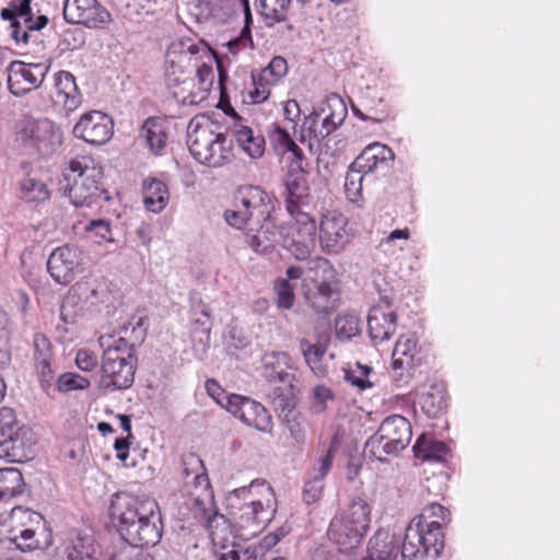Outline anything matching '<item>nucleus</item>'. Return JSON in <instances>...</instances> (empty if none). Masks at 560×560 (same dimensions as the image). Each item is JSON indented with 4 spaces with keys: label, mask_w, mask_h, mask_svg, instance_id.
I'll use <instances>...</instances> for the list:
<instances>
[{
    "label": "nucleus",
    "mask_w": 560,
    "mask_h": 560,
    "mask_svg": "<svg viewBox=\"0 0 560 560\" xmlns=\"http://www.w3.org/2000/svg\"><path fill=\"white\" fill-rule=\"evenodd\" d=\"M109 517L130 546H154L162 537L161 513L154 499L116 493L110 502Z\"/></svg>",
    "instance_id": "1"
},
{
    "label": "nucleus",
    "mask_w": 560,
    "mask_h": 560,
    "mask_svg": "<svg viewBox=\"0 0 560 560\" xmlns=\"http://www.w3.org/2000/svg\"><path fill=\"white\" fill-rule=\"evenodd\" d=\"M110 338H100L104 353L98 387L107 390L126 389L132 385L135 378L137 359L133 355V345L128 343L124 337L112 345Z\"/></svg>",
    "instance_id": "2"
},
{
    "label": "nucleus",
    "mask_w": 560,
    "mask_h": 560,
    "mask_svg": "<svg viewBox=\"0 0 560 560\" xmlns=\"http://www.w3.org/2000/svg\"><path fill=\"white\" fill-rule=\"evenodd\" d=\"M370 515L369 503L360 497L354 498L346 511L330 521L329 540L338 546L340 552H351L362 542L371 522Z\"/></svg>",
    "instance_id": "3"
},
{
    "label": "nucleus",
    "mask_w": 560,
    "mask_h": 560,
    "mask_svg": "<svg viewBox=\"0 0 560 560\" xmlns=\"http://www.w3.org/2000/svg\"><path fill=\"white\" fill-rule=\"evenodd\" d=\"M71 161L69 172L65 174V192L75 207H91L98 200H109L104 188L103 171L93 164V161Z\"/></svg>",
    "instance_id": "4"
},
{
    "label": "nucleus",
    "mask_w": 560,
    "mask_h": 560,
    "mask_svg": "<svg viewBox=\"0 0 560 560\" xmlns=\"http://www.w3.org/2000/svg\"><path fill=\"white\" fill-rule=\"evenodd\" d=\"M234 209L224 212L226 223L236 229L257 225L272 217L275 200L260 186H241L234 196Z\"/></svg>",
    "instance_id": "5"
},
{
    "label": "nucleus",
    "mask_w": 560,
    "mask_h": 560,
    "mask_svg": "<svg viewBox=\"0 0 560 560\" xmlns=\"http://www.w3.org/2000/svg\"><path fill=\"white\" fill-rule=\"evenodd\" d=\"M37 435L32 427L22 422H0V458L11 463L27 460L33 455Z\"/></svg>",
    "instance_id": "6"
},
{
    "label": "nucleus",
    "mask_w": 560,
    "mask_h": 560,
    "mask_svg": "<svg viewBox=\"0 0 560 560\" xmlns=\"http://www.w3.org/2000/svg\"><path fill=\"white\" fill-rule=\"evenodd\" d=\"M388 153L393 159L394 154L390 149L378 143L366 148L349 166L345 180V190L350 201L357 202L362 197V183L364 174L373 172L378 160L385 161Z\"/></svg>",
    "instance_id": "7"
},
{
    "label": "nucleus",
    "mask_w": 560,
    "mask_h": 560,
    "mask_svg": "<svg viewBox=\"0 0 560 560\" xmlns=\"http://www.w3.org/2000/svg\"><path fill=\"white\" fill-rule=\"evenodd\" d=\"M225 133L215 132L211 124L200 125L188 132V148L192 156L200 163L219 167L223 164V156L214 155V148L226 143Z\"/></svg>",
    "instance_id": "8"
},
{
    "label": "nucleus",
    "mask_w": 560,
    "mask_h": 560,
    "mask_svg": "<svg viewBox=\"0 0 560 560\" xmlns=\"http://www.w3.org/2000/svg\"><path fill=\"white\" fill-rule=\"evenodd\" d=\"M184 504L192 518L208 528L219 516L223 517L217 509L210 481L187 488Z\"/></svg>",
    "instance_id": "9"
},
{
    "label": "nucleus",
    "mask_w": 560,
    "mask_h": 560,
    "mask_svg": "<svg viewBox=\"0 0 560 560\" xmlns=\"http://www.w3.org/2000/svg\"><path fill=\"white\" fill-rule=\"evenodd\" d=\"M63 18L68 23L96 28L110 21V13L97 0H65Z\"/></svg>",
    "instance_id": "10"
},
{
    "label": "nucleus",
    "mask_w": 560,
    "mask_h": 560,
    "mask_svg": "<svg viewBox=\"0 0 560 560\" xmlns=\"http://www.w3.org/2000/svg\"><path fill=\"white\" fill-rule=\"evenodd\" d=\"M113 128L114 124L108 115L91 110L81 116L73 128V135L88 143L101 145L110 139Z\"/></svg>",
    "instance_id": "11"
},
{
    "label": "nucleus",
    "mask_w": 560,
    "mask_h": 560,
    "mask_svg": "<svg viewBox=\"0 0 560 560\" xmlns=\"http://www.w3.org/2000/svg\"><path fill=\"white\" fill-rule=\"evenodd\" d=\"M411 435L410 422H381L370 443H377L384 454L396 456L409 445Z\"/></svg>",
    "instance_id": "12"
},
{
    "label": "nucleus",
    "mask_w": 560,
    "mask_h": 560,
    "mask_svg": "<svg viewBox=\"0 0 560 560\" xmlns=\"http://www.w3.org/2000/svg\"><path fill=\"white\" fill-rule=\"evenodd\" d=\"M81 262V249L77 246L63 245L50 254L47 269L56 282L67 284L74 279L75 270Z\"/></svg>",
    "instance_id": "13"
},
{
    "label": "nucleus",
    "mask_w": 560,
    "mask_h": 560,
    "mask_svg": "<svg viewBox=\"0 0 560 560\" xmlns=\"http://www.w3.org/2000/svg\"><path fill=\"white\" fill-rule=\"evenodd\" d=\"M345 215L331 212L323 215L319 224V242L324 252L339 253L348 243Z\"/></svg>",
    "instance_id": "14"
},
{
    "label": "nucleus",
    "mask_w": 560,
    "mask_h": 560,
    "mask_svg": "<svg viewBox=\"0 0 560 560\" xmlns=\"http://www.w3.org/2000/svg\"><path fill=\"white\" fill-rule=\"evenodd\" d=\"M397 315L390 308V302L385 299L383 303L374 305L368 316L369 335L378 345L389 340L396 331Z\"/></svg>",
    "instance_id": "15"
},
{
    "label": "nucleus",
    "mask_w": 560,
    "mask_h": 560,
    "mask_svg": "<svg viewBox=\"0 0 560 560\" xmlns=\"http://www.w3.org/2000/svg\"><path fill=\"white\" fill-rule=\"evenodd\" d=\"M24 133L43 154H49L61 144V132L48 118L28 121Z\"/></svg>",
    "instance_id": "16"
},
{
    "label": "nucleus",
    "mask_w": 560,
    "mask_h": 560,
    "mask_svg": "<svg viewBox=\"0 0 560 560\" xmlns=\"http://www.w3.org/2000/svg\"><path fill=\"white\" fill-rule=\"evenodd\" d=\"M247 245L257 254L270 253L277 242V225L273 218L266 219L257 225H247L243 228Z\"/></svg>",
    "instance_id": "17"
},
{
    "label": "nucleus",
    "mask_w": 560,
    "mask_h": 560,
    "mask_svg": "<svg viewBox=\"0 0 560 560\" xmlns=\"http://www.w3.org/2000/svg\"><path fill=\"white\" fill-rule=\"evenodd\" d=\"M290 357L285 352H272L264 357V376L269 383H281L294 388L296 374L290 372Z\"/></svg>",
    "instance_id": "18"
},
{
    "label": "nucleus",
    "mask_w": 560,
    "mask_h": 560,
    "mask_svg": "<svg viewBox=\"0 0 560 560\" xmlns=\"http://www.w3.org/2000/svg\"><path fill=\"white\" fill-rule=\"evenodd\" d=\"M67 560H100V547L92 535L71 530L65 541Z\"/></svg>",
    "instance_id": "19"
},
{
    "label": "nucleus",
    "mask_w": 560,
    "mask_h": 560,
    "mask_svg": "<svg viewBox=\"0 0 560 560\" xmlns=\"http://www.w3.org/2000/svg\"><path fill=\"white\" fill-rule=\"evenodd\" d=\"M8 86L15 96H23L42 84V80L23 61H12L7 68Z\"/></svg>",
    "instance_id": "20"
},
{
    "label": "nucleus",
    "mask_w": 560,
    "mask_h": 560,
    "mask_svg": "<svg viewBox=\"0 0 560 560\" xmlns=\"http://www.w3.org/2000/svg\"><path fill=\"white\" fill-rule=\"evenodd\" d=\"M285 187L288 190L287 208L290 213H293L294 207L298 208V203L304 202L310 191L302 161H291Z\"/></svg>",
    "instance_id": "21"
},
{
    "label": "nucleus",
    "mask_w": 560,
    "mask_h": 560,
    "mask_svg": "<svg viewBox=\"0 0 560 560\" xmlns=\"http://www.w3.org/2000/svg\"><path fill=\"white\" fill-rule=\"evenodd\" d=\"M305 300L313 311L325 317L334 312L338 303V293L328 282L314 281L313 287L304 292Z\"/></svg>",
    "instance_id": "22"
},
{
    "label": "nucleus",
    "mask_w": 560,
    "mask_h": 560,
    "mask_svg": "<svg viewBox=\"0 0 560 560\" xmlns=\"http://www.w3.org/2000/svg\"><path fill=\"white\" fill-rule=\"evenodd\" d=\"M226 398V410L231 412L234 418L240 420H255L265 417L267 420L272 419V415L260 402L237 394H232V397Z\"/></svg>",
    "instance_id": "23"
},
{
    "label": "nucleus",
    "mask_w": 560,
    "mask_h": 560,
    "mask_svg": "<svg viewBox=\"0 0 560 560\" xmlns=\"http://www.w3.org/2000/svg\"><path fill=\"white\" fill-rule=\"evenodd\" d=\"M56 95L54 101L61 104L66 110L72 112L81 104V94L75 78L68 71H59L55 75Z\"/></svg>",
    "instance_id": "24"
},
{
    "label": "nucleus",
    "mask_w": 560,
    "mask_h": 560,
    "mask_svg": "<svg viewBox=\"0 0 560 560\" xmlns=\"http://www.w3.org/2000/svg\"><path fill=\"white\" fill-rule=\"evenodd\" d=\"M167 129L166 119L152 116L143 121L139 138L144 140L145 145L152 153L159 154L166 145Z\"/></svg>",
    "instance_id": "25"
},
{
    "label": "nucleus",
    "mask_w": 560,
    "mask_h": 560,
    "mask_svg": "<svg viewBox=\"0 0 560 560\" xmlns=\"http://www.w3.org/2000/svg\"><path fill=\"white\" fill-rule=\"evenodd\" d=\"M398 542L387 530H377L369 540L368 557L364 560H395Z\"/></svg>",
    "instance_id": "26"
},
{
    "label": "nucleus",
    "mask_w": 560,
    "mask_h": 560,
    "mask_svg": "<svg viewBox=\"0 0 560 560\" xmlns=\"http://www.w3.org/2000/svg\"><path fill=\"white\" fill-rule=\"evenodd\" d=\"M400 552L404 560H415L428 556L427 547L421 540V518L410 521L405 532Z\"/></svg>",
    "instance_id": "27"
},
{
    "label": "nucleus",
    "mask_w": 560,
    "mask_h": 560,
    "mask_svg": "<svg viewBox=\"0 0 560 560\" xmlns=\"http://www.w3.org/2000/svg\"><path fill=\"white\" fill-rule=\"evenodd\" d=\"M300 392L299 383L294 388L288 385L277 386L270 395V407L278 418L287 419L296 407V394Z\"/></svg>",
    "instance_id": "28"
},
{
    "label": "nucleus",
    "mask_w": 560,
    "mask_h": 560,
    "mask_svg": "<svg viewBox=\"0 0 560 560\" xmlns=\"http://www.w3.org/2000/svg\"><path fill=\"white\" fill-rule=\"evenodd\" d=\"M180 469L182 476L185 479L186 489L209 481L203 462L194 453L184 454L182 456Z\"/></svg>",
    "instance_id": "29"
},
{
    "label": "nucleus",
    "mask_w": 560,
    "mask_h": 560,
    "mask_svg": "<svg viewBox=\"0 0 560 560\" xmlns=\"http://www.w3.org/2000/svg\"><path fill=\"white\" fill-rule=\"evenodd\" d=\"M299 345L305 362L315 372L330 345V335L328 332L318 335L315 343L302 338Z\"/></svg>",
    "instance_id": "30"
},
{
    "label": "nucleus",
    "mask_w": 560,
    "mask_h": 560,
    "mask_svg": "<svg viewBox=\"0 0 560 560\" xmlns=\"http://www.w3.org/2000/svg\"><path fill=\"white\" fill-rule=\"evenodd\" d=\"M331 468L330 455L320 459L319 468L314 469L312 477L304 485L303 500L305 503L311 504L316 502L324 488L323 480Z\"/></svg>",
    "instance_id": "31"
},
{
    "label": "nucleus",
    "mask_w": 560,
    "mask_h": 560,
    "mask_svg": "<svg viewBox=\"0 0 560 560\" xmlns=\"http://www.w3.org/2000/svg\"><path fill=\"white\" fill-rule=\"evenodd\" d=\"M24 486L23 475L18 468L0 469V502L21 494Z\"/></svg>",
    "instance_id": "32"
},
{
    "label": "nucleus",
    "mask_w": 560,
    "mask_h": 560,
    "mask_svg": "<svg viewBox=\"0 0 560 560\" xmlns=\"http://www.w3.org/2000/svg\"><path fill=\"white\" fill-rule=\"evenodd\" d=\"M269 139L279 154L291 153V161H302L303 151L291 138L289 132L279 125H273L269 131Z\"/></svg>",
    "instance_id": "33"
},
{
    "label": "nucleus",
    "mask_w": 560,
    "mask_h": 560,
    "mask_svg": "<svg viewBox=\"0 0 560 560\" xmlns=\"http://www.w3.org/2000/svg\"><path fill=\"white\" fill-rule=\"evenodd\" d=\"M418 404L419 409L416 406L413 407L415 418H439L443 415V410L446 406L441 390L423 394Z\"/></svg>",
    "instance_id": "34"
},
{
    "label": "nucleus",
    "mask_w": 560,
    "mask_h": 560,
    "mask_svg": "<svg viewBox=\"0 0 560 560\" xmlns=\"http://www.w3.org/2000/svg\"><path fill=\"white\" fill-rule=\"evenodd\" d=\"M291 0H256L255 5L266 23L271 26L287 20Z\"/></svg>",
    "instance_id": "35"
},
{
    "label": "nucleus",
    "mask_w": 560,
    "mask_h": 560,
    "mask_svg": "<svg viewBox=\"0 0 560 560\" xmlns=\"http://www.w3.org/2000/svg\"><path fill=\"white\" fill-rule=\"evenodd\" d=\"M20 198L27 203L38 205L50 198V191L44 182L27 176L20 183Z\"/></svg>",
    "instance_id": "36"
},
{
    "label": "nucleus",
    "mask_w": 560,
    "mask_h": 560,
    "mask_svg": "<svg viewBox=\"0 0 560 560\" xmlns=\"http://www.w3.org/2000/svg\"><path fill=\"white\" fill-rule=\"evenodd\" d=\"M202 50H210V48L202 44L200 47L194 44L190 39H179L173 42L166 51V62L174 67L176 63L189 60L192 55H196Z\"/></svg>",
    "instance_id": "37"
},
{
    "label": "nucleus",
    "mask_w": 560,
    "mask_h": 560,
    "mask_svg": "<svg viewBox=\"0 0 560 560\" xmlns=\"http://www.w3.org/2000/svg\"><path fill=\"white\" fill-rule=\"evenodd\" d=\"M413 452L417 458L428 462H440L447 454L448 447L444 442L420 436L413 446Z\"/></svg>",
    "instance_id": "38"
},
{
    "label": "nucleus",
    "mask_w": 560,
    "mask_h": 560,
    "mask_svg": "<svg viewBox=\"0 0 560 560\" xmlns=\"http://www.w3.org/2000/svg\"><path fill=\"white\" fill-rule=\"evenodd\" d=\"M442 525L438 520H431L429 523H421V540L427 547V555L433 551L434 557H439L444 547Z\"/></svg>",
    "instance_id": "39"
},
{
    "label": "nucleus",
    "mask_w": 560,
    "mask_h": 560,
    "mask_svg": "<svg viewBox=\"0 0 560 560\" xmlns=\"http://www.w3.org/2000/svg\"><path fill=\"white\" fill-rule=\"evenodd\" d=\"M168 201V190L166 185L158 179H152L145 186L144 203L148 210L152 212H160L163 210Z\"/></svg>",
    "instance_id": "40"
},
{
    "label": "nucleus",
    "mask_w": 560,
    "mask_h": 560,
    "mask_svg": "<svg viewBox=\"0 0 560 560\" xmlns=\"http://www.w3.org/2000/svg\"><path fill=\"white\" fill-rule=\"evenodd\" d=\"M234 135L240 147L252 158H259L265 150V139L260 136H254L249 127L241 126L234 130Z\"/></svg>",
    "instance_id": "41"
},
{
    "label": "nucleus",
    "mask_w": 560,
    "mask_h": 560,
    "mask_svg": "<svg viewBox=\"0 0 560 560\" xmlns=\"http://www.w3.org/2000/svg\"><path fill=\"white\" fill-rule=\"evenodd\" d=\"M275 513V508L271 500L268 499L267 503L264 504L260 500H253L245 506V511L241 518L252 521L258 528L265 527L270 522Z\"/></svg>",
    "instance_id": "42"
},
{
    "label": "nucleus",
    "mask_w": 560,
    "mask_h": 560,
    "mask_svg": "<svg viewBox=\"0 0 560 560\" xmlns=\"http://www.w3.org/2000/svg\"><path fill=\"white\" fill-rule=\"evenodd\" d=\"M91 380L89 376L80 375L74 372H66L58 376L56 381L57 389L60 393H70L73 390H83L89 388Z\"/></svg>",
    "instance_id": "43"
},
{
    "label": "nucleus",
    "mask_w": 560,
    "mask_h": 560,
    "mask_svg": "<svg viewBox=\"0 0 560 560\" xmlns=\"http://www.w3.org/2000/svg\"><path fill=\"white\" fill-rule=\"evenodd\" d=\"M288 72L287 60L281 56H276L271 59L269 65L261 71L259 81H265L267 84H275L282 79Z\"/></svg>",
    "instance_id": "44"
},
{
    "label": "nucleus",
    "mask_w": 560,
    "mask_h": 560,
    "mask_svg": "<svg viewBox=\"0 0 560 560\" xmlns=\"http://www.w3.org/2000/svg\"><path fill=\"white\" fill-rule=\"evenodd\" d=\"M359 320L354 315L345 314L336 319V336L342 340H349L359 334Z\"/></svg>",
    "instance_id": "45"
},
{
    "label": "nucleus",
    "mask_w": 560,
    "mask_h": 560,
    "mask_svg": "<svg viewBox=\"0 0 560 560\" xmlns=\"http://www.w3.org/2000/svg\"><path fill=\"white\" fill-rule=\"evenodd\" d=\"M12 536L9 540L13 542L18 549L22 551L34 550L39 547L38 540L35 539V530L32 528L12 529Z\"/></svg>",
    "instance_id": "46"
},
{
    "label": "nucleus",
    "mask_w": 560,
    "mask_h": 560,
    "mask_svg": "<svg viewBox=\"0 0 560 560\" xmlns=\"http://www.w3.org/2000/svg\"><path fill=\"white\" fill-rule=\"evenodd\" d=\"M292 214L296 215L295 219H296L299 236L315 238V233H316L315 220L308 213L301 211L299 203H298V208L294 207V212Z\"/></svg>",
    "instance_id": "47"
},
{
    "label": "nucleus",
    "mask_w": 560,
    "mask_h": 560,
    "mask_svg": "<svg viewBox=\"0 0 560 560\" xmlns=\"http://www.w3.org/2000/svg\"><path fill=\"white\" fill-rule=\"evenodd\" d=\"M275 290L277 293V303L279 307L289 310L293 306L295 296L294 288L288 280H277Z\"/></svg>",
    "instance_id": "48"
},
{
    "label": "nucleus",
    "mask_w": 560,
    "mask_h": 560,
    "mask_svg": "<svg viewBox=\"0 0 560 560\" xmlns=\"http://www.w3.org/2000/svg\"><path fill=\"white\" fill-rule=\"evenodd\" d=\"M86 232L93 233L95 237L105 242H114L112 236V228L108 220L97 219L91 220L84 228Z\"/></svg>",
    "instance_id": "49"
},
{
    "label": "nucleus",
    "mask_w": 560,
    "mask_h": 560,
    "mask_svg": "<svg viewBox=\"0 0 560 560\" xmlns=\"http://www.w3.org/2000/svg\"><path fill=\"white\" fill-rule=\"evenodd\" d=\"M415 518H421V523H429V518H438L447 524L451 522V512L439 503H430L423 509L422 513Z\"/></svg>",
    "instance_id": "50"
},
{
    "label": "nucleus",
    "mask_w": 560,
    "mask_h": 560,
    "mask_svg": "<svg viewBox=\"0 0 560 560\" xmlns=\"http://www.w3.org/2000/svg\"><path fill=\"white\" fill-rule=\"evenodd\" d=\"M332 399L334 394L330 388L324 385H318L313 389L311 408L314 412H322L326 408L327 401Z\"/></svg>",
    "instance_id": "51"
},
{
    "label": "nucleus",
    "mask_w": 560,
    "mask_h": 560,
    "mask_svg": "<svg viewBox=\"0 0 560 560\" xmlns=\"http://www.w3.org/2000/svg\"><path fill=\"white\" fill-rule=\"evenodd\" d=\"M416 349L417 340L415 337L411 335H402L397 340L393 352L413 360Z\"/></svg>",
    "instance_id": "52"
},
{
    "label": "nucleus",
    "mask_w": 560,
    "mask_h": 560,
    "mask_svg": "<svg viewBox=\"0 0 560 560\" xmlns=\"http://www.w3.org/2000/svg\"><path fill=\"white\" fill-rule=\"evenodd\" d=\"M121 423V428L125 432L128 433V435L126 438H118L116 439L115 441V450L117 451V458L119 460H122L125 462L127 458H128V450H129V446H130V443H129V439L132 438V434H131V422H120Z\"/></svg>",
    "instance_id": "53"
},
{
    "label": "nucleus",
    "mask_w": 560,
    "mask_h": 560,
    "mask_svg": "<svg viewBox=\"0 0 560 560\" xmlns=\"http://www.w3.org/2000/svg\"><path fill=\"white\" fill-rule=\"evenodd\" d=\"M75 364L83 372H92L98 365L97 358L89 350L81 349L77 352Z\"/></svg>",
    "instance_id": "54"
},
{
    "label": "nucleus",
    "mask_w": 560,
    "mask_h": 560,
    "mask_svg": "<svg viewBox=\"0 0 560 560\" xmlns=\"http://www.w3.org/2000/svg\"><path fill=\"white\" fill-rule=\"evenodd\" d=\"M34 350H35V361H39L43 359L50 360L51 359V352H50V341L49 339L43 335V334H36L34 336Z\"/></svg>",
    "instance_id": "55"
},
{
    "label": "nucleus",
    "mask_w": 560,
    "mask_h": 560,
    "mask_svg": "<svg viewBox=\"0 0 560 560\" xmlns=\"http://www.w3.org/2000/svg\"><path fill=\"white\" fill-rule=\"evenodd\" d=\"M10 518L12 523L21 524L22 527L25 525L24 521L39 523L43 520L39 513L23 508H14L11 512Z\"/></svg>",
    "instance_id": "56"
},
{
    "label": "nucleus",
    "mask_w": 560,
    "mask_h": 560,
    "mask_svg": "<svg viewBox=\"0 0 560 560\" xmlns=\"http://www.w3.org/2000/svg\"><path fill=\"white\" fill-rule=\"evenodd\" d=\"M315 238L300 236L299 240L294 241L292 254L299 260H304L311 255V250L314 246Z\"/></svg>",
    "instance_id": "57"
},
{
    "label": "nucleus",
    "mask_w": 560,
    "mask_h": 560,
    "mask_svg": "<svg viewBox=\"0 0 560 560\" xmlns=\"http://www.w3.org/2000/svg\"><path fill=\"white\" fill-rule=\"evenodd\" d=\"M206 389L209 396H211L218 405L226 409L225 397H232V394L228 395L220 384L213 378L206 382Z\"/></svg>",
    "instance_id": "58"
},
{
    "label": "nucleus",
    "mask_w": 560,
    "mask_h": 560,
    "mask_svg": "<svg viewBox=\"0 0 560 560\" xmlns=\"http://www.w3.org/2000/svg\"><path fill=\"white\" fill-rule=\"evenodd\" d=\"M217 560H257V557L253 550L246 548L244 550H237L235 548L222 551L217 555Z\"/></svg>",
    "instance_id": "59"
},
{
    "label": "nucleus",
    "mask_w": 560,
    "mask_h": 560,
    "mask_svg": "<svg viewBox=\"0 0 560 560\" xmlns=\"http://www.w3.org/2000/svg\"><path fill=\"white\" fill-rule=\"evenodd\" d=\"M36 371L38 374L39 382L43 387L50 386L52 382V370L50 366V360H39L35 361Z\"/></svg>",
    "instance_id": "60"
},
{
    "label": "nucleus",
    "mask_w": 560,
    "mask_h": 560,
    "mask_svg": "<svg viewBox=\"0 0 560 560\" xmlns=\"http://www.w3.org/2000/svg\"><path fill=\"white\" fill-rule=\"evenodd\" d=\"M346 380L357 386L360 390L370 388L373 385L368 378L362 376V374L359 373V375H357V371L353 370L346 372Z\"/></svg>",
    "instance_id": "61"
},
{
    "label": "nucleus",
    "mask_w": 560,
    "mask_h": 560,
    "mask_svg": "<svg viewBox=\"0 0 560 560\" xmlns=\"http://www.w3.org/2000/svg\"><path fill=\"white\" fill-rule=\"evenodd\" d=\"M341 122V119L339 120V124ZM338 126V122L335 120L334 115L327 116L322 124V127L318 131H315V136L325 139L327 138Z\"/></svg>",
    "instance_id": "62"
},
{
    "label": "nucleus",
    "mask_w": 560,
    "mask_h": 560,
    "mask_svg": "<svg viewBox=\"0 0 560 560\" xmlns=\"http://www.w3.org/2000/svg\"><path fill=\"white\" fill-rule=\"evenodd\" d=\"M32 0H20V3L16 5L13 3L16 15L19 18H23L25 24L32 22L33 11L31 8Z\"/></svg>",
    "instance_id": "63"
},
{
    "label": "nucleus",
    "mask_w": 560,
    "mask_h": 560,
    "mask_svg": "<svg viewBox=\"0 0 560 560\" xmlns=\"http://www.w3.org/2000/svg\"><path fill=\"white\" fill-rule=\"evenodd\" d=\"M136 235L142 245L148 246L152 241V226L147 222H141L136 229Z\"/></svg>",
    "instance_id": "64"
}]
</instances>
